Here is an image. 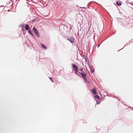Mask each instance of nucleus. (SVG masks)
<instances>
[{
  "label": "nucleus",
  "instance_id": "9d476101",
  "mask_svg": "<svg viewBox=\"0 0 133 133\" xmlns=\"http://www.w3.org/2000/svg\"><path fill=\"white\" fill-rule=\"evenodd\" d=\"M29 32L30 34L31 35H33V34L32 33V32H31V31L30 30H29L28 31Z\"/></svg>",
  "mask_w": 133,
  "mask_h": 133
},
{
  "label": "nucleus",
  "instance_id": "7ed1b4c3",
  "mask_svg": "<svg viewBox=\"0 0 133 133\" xmlns=\"http://www.w3.org/2000/svg\"><path fill=\"white\" fill-rule=\"evenodd\" d=\"M91 91H92V92L94 94H98V93L97 92H96V89L95 88H94L93 89L91 90Z\"/></svg>",
  "mask_w": 133,
  "mask_h": 133
},
{
  "label": "nucleus",
  "instance_id": "ddd939ff",
  "mask_svg": "<svg viewBox=\"0 0 133 133\" xmlns=\"http://www.w3.org/2000/svg\"><path fill=\"white\" fill-rule=\"evenodd\" d=\"M80 71H83V69L82 68H81L80 69Z\"/></svg>",
  "mask_w": 133,
  "mask_h": 133
},
{
  "label": "nucleus",
  "instance_id": "6e6552de",
  "mask_svg": "<svg viewBox=\"0 0 133 133\" xmlns=\"http://www.w3.org/2000/svg\"><path fill=\"white\" fill-rule=\"evenodd\" d=\"M68 40L69 41H70V42H71L72 43H73V42L74 41V39L73 38L71 39H68Z\"/></svg>",
  "mask_w": 133,
  "mask_h": 133
},
{
  "label": "nucleus",
  "instance_id": "4468645a",
  "mask_svg": "<svg viewBox=\"0 0 133 133\" xmlns=\"http://www.w3.org/2000/svg\"><path fill=\"white\" fill-rule=\"evenodd\" d=\"M97 103H98V104H99V102H97Z\"/></svg>",
  "mask_w": 133,
  "mask_h": 133
},
{
  "label": "nucleus",
  "instance_id": "f8f14e48",
  "mask_svg": "<svg viewBox=\"0 0 133 133\" xmlns=\"http://www.w3.org/2000/svg\"><path fill=\"white\" fill-rule=\"evenodd\" d=\"M49 78L50 79V80L52 82H54V81L51 78L49 77Z\"/></svg>",
  "mask_w": 133,
  "mask_h": 133
},
{
  "label": "nucleus",
  "instance_id": "20e7f679",
  "mask_svg": "<svg viewBox=\"0 0 133 133\" xmlns=\"http://www.w3.org/2000/svg\"><path fill=\"white\" fill-rule=\"evenodd\" d=\"M25 28L26 30H28L29 29V27L28 24H26L25 27Z\"/></svg>",
  "mask_w": 133,
  "mask_h": 133
},
{
  "label": "nucleus",
  "instance_id": "423d86ee",
  "mask_svg": "<svg viewBox=\"0 0 133 133\" xmlns=\"http://www.w3.org/2000/svg\"><path fill=\"white\" fill-rule=\"evenodd\" d=\"M33 30L35 32V34L37 33L38 32V31L37 30V29H36V28L35 27H34L33 28Z\"/></svg>",
  "mask_w": 133,
  "mask_h": 133
},
{
  "label": "nucleus",
  "instance_id": "1a4fd4ad",
  "mask_svg": "<svg viewBox=\"0 0 133 133\" xmlns=\"http://www.w3.org/2000/svg\"><path fill=\"white\" fill-rule=\"evenodd\" d=\"M94 97L96 98H97V99H100V97L98 96V95H95L94 96Z\"/></svg>",
  "mask_w": 133,
  "mask_h": 133
},
{
  "label": "nucleus",
  "instance_id": "0eeeda50",
  "mask_svg": "<svg viewBox=\"0 0 133 133\" xmlns=\"http://www.w3.org/2000/svg\"><path fill=\"white\" fill-rule=\"evenodd\" d=\"M41 46L44 49H47V47L45 45H44V44H42Z\"/></svg>",
  "mask_w": 133,
  "mask_h": 133
},
{
  "label": "nucleus",
  "instance_id": "f257e3e1",
  "mask_svg": "<svg viewBox=\"0 0 133 133\" xmlns=\"http://www.w3.org/2000/svg\"><path fill=\"white\" fill-rule=\"evenodd\" d=\"M86 72H85L84 71H82V72L79 73L81 75L82 77L84 79V82H86L87 81V78L86 76Z\"/></svg>",
  "mask_w": 133,
  "mask_h": 133
},
{
  "label": "nucleus",
  "instance_id": "39448f33",
  "mask_svg": "<svg viewBox=\"0 0 133 133\" xmlns=\"http://www.w3.org/2000/svg\"><path fill=\"white\" fill-rule=\"evenodd\" d=\"M116 4L117 5L120 6L121 5L122 3L120 2L117 1L116 2Z\"/></svg>",
  "mask_w": 133,
  "mask_h": 133
},
{
  "label": "nucleus",
  "instance_id": "f03ea898",
  "mask_svg": "<svg viewBox=\"0 0 133 133\" xmlns=\"http://www.w3.org/2000/svg\"><path fill=\"white\" fill-rule=\"evenodd\" d=\"M72 66L73 67V68L75 69V70H74L75 71V74H77V73L78 71V68L77 67V66L74 64H73L72 65Z\"/></svg>",
  "mask_w": 133,
  "mask_h": 133
},
{
  "label": "nucleus",
  "instance_id": "9b49d317",
  "mask_svg": "<svg viewBox=\"0 0 133 133\" xmlns=\"http://www.w3.org/2000/svg\"><path fill=\"white\" fill-rule=\"evenodd\" d=\"M36 34L38 37L39 36V34L38 33V32L37 33H36Z\"/></svg>",
  "mask_w": 133,
  "mask_h": 133
}]
</instances>
